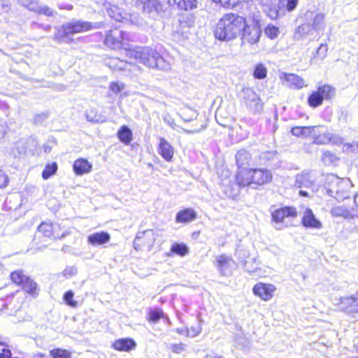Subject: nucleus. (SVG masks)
<instances>
[{
    "label": "nucleus",
    "mask_w": 358,
    "mask_h": 358,
    "mask_svg": "<svg viewBox=\"0 0 358 358\" xmlns=\"http://www.w3.org/2000/svg\"><path fill=\"white\" fill-rule=\"evenodd\" d=\"M10 10V6L8 2L5 0H3V3L0 5V14L3 13H8Z\"/></svg>",
    "instance_id": "338daca9"
},
{
    "label": "nucleus",
    "mask_w": 358,
    "mask_h": 358,
    "mask_svg": "<svg viewBox=\"0 0 358 358\" xmlns=\"http://www.w3.org/2000/svg\"><path fill=\"white\" fill-rule=\"evenodd\" d=\"M315 129L314 126L309 127H294L291 129V133L293 136L299 137H309L311 136L312 133H315Z\"/></svg>",
    "instance_id": "7c9ffc66"
},
{
    "label": "nucleus",
    "mask_w": 358,
    "mask_h": 358,
    "mask_svg": "<svg viewBox=\"0 0 358 358\" xmlns=\"http://www.w3.org/2000/svg\"><path fill=\"white\" fill-rule=\"evenodd\" d=\"M301 222L306 228L320 229L322 227V222L316 218L313 210L310 208H306L303 212Z\"/></svg>",
    "instance_id": "6ab92c4d"
},
{
    "label": "nucleus",
    "mask_w": 358,
    "mask_h": 358,
    "mask_svg": "<svg viewBox=\"0 0 358 358\" xmlns=\"http://www.w3.org/2000/svg\"><path fill=\"white\" fill-rule=\"evenodd\" d=\"M127 40V34L118 28H115L106 34L104 43L112 49H120L124 47V41Z\"/></svg>",
    "instance_id": "423d86ee"
},
{
    "label": "nucleus",
    "mask_w": 358,
    "mask_h": 358,
    "mask_svg": "<svg viewBox=\"0 0 358 358\" xmlns=\"http://www.w3.org/2000/svg\"><path fill=\"white\" fill-rule=\"evenodd\" d=\"M129 55L149 68L165 69L168 67L164 58L155 50L148 47L131 50Z\"/></svg>",
    "instance_id": "7ed1b4c3"
},
{
    "label": "nucleus",
    "mask_w": 358,
    "mask_h": 358,
    "mask_svg": "<svg viewBox=\"0 0 358 358\" xmlns=\"http://www.w3.org/2000/svg\"><path fill=\"white\" fill-rule=\"evenodd\" d=\"M108 14L109 15L112 17V18H114L116 21H121L122 17L120 13H116L115 12V10H113L112 8H110L109 10H108Z\"/></svg>",
    "instance_id": "69168bd1"
},
{
    "label": "nucleus",
    "mask_w": 358,
    "mask_h": 358,
    "mask_svg": "<svg viewBox=\"0 0 358 358\" xmlns=\"http://www.w3.org/2000/svg\"><path fill=\"white\" fill-rule=\"evenodd\" d=\"M38 232L44 236L57 239L64 237V232L60 231V225L57 223L42 222L38 227Z\"/></svg>",
    "instance_id": "f8f14e48"
},
{
    "label": "nucleus",
    "mask_w": 358,
    "mask_h": 358,
    "mask_svg": "<svg viewBox=\"0 0 358 358\" xmlns=\"http://www.w3.org/2000/svg\"><path fill=\"white\" fill-rule=\"evenodd\" d=\"M86 118L88 121L92 122H104L106 117L99 113L96 109L90 108L85 113Z\"/></svg>",
    "instance_id": "473e14b6"
},
{
    "label": "nucleus",
    "mask_w": 358,
    "mask_h": 358,
    "mask_svg": "<svg viewBox=\"0 0 358 358\" xmlns=\"http://www.w3.org/2000/svg\"><path fill=\"white\" fill-rule=\"evenodd\" d=\"M313 31H315V29L310 26V24L304 21L303 24L296 29L294 38L297 40L302 39L311 34Z\"/></svg>",
    "instance_id": "c756f323"
},
{
    "label": "nucleus",
    "mask_w": 358,
    "mask_h": 358,
    "mask_svg": "<svg viewBox=\"0 0 358 358\" xmlns=\"http://www.w3.org/2000/svg\"><path fill=\"white\" fill-rule=\"evenodd\" d=\"M303 20L310 23L315 31H322L325 27L324 15L323 13L308 10L303 15Z\"/></svg>",
    "instance_id": "ddd939ff"
},
{
    "label": "nucleus",
    "mask_w": 358,
    "mask_h": 358,
    "mask_svg": "<svg viewBox=\"0 0 358 358\" xmlns=\"http://www.w3.org/2000/svg\"><path fill=\"white\" fill-rule=\"evenodd\" d=\"M171 252L180 257H184L189 253L188 247L184 243H174L171 247Z\"/></svg>",
    "instance_id": "f704fd0d"
},
{
    "label": "nucleus",
    "mask_w": 358,
    "mask_h": 358,
    "mask_svg": "<svg viewBox=\"0 0 358 358\" xmlns=\"http://www.w3.org/2000/svg\"><path fill=\"white\" fill-rule=\"evenodd\" d=\"M124 87V85L120 83H111L110 84V90L114 93L117 94L122 91Z\"/></svg>",
    "instance_id": "4d7b16f0"
},
{
    "label": "nucleus",
    "mask_w": 358,
    "mask_h": 358,
    "mask_svg": "<svg viewBox=\"0 0 358 358\" xmlns=\"http://www.w3.org/2000/svg\"><path fill=\"white\" fill-rule=\"evenodd\" d=\"M155 241V236L153 230L149 229L138 231L134 241V248L138 250L142 245H148L150 249Z\"/></svg>",
    "instance_id": "9b49d317"
},
{
    "label": "nucleus",
    "mask_w": 358,
    "mask_h": 358,
    "mask_svg": "<svg viewBox=\"0 0 358 358\" xmlns=\"http://www.w3.org/2000/svg\"><path fill=\"white\" fill-rule=\"evenodd\" d=\"M196 217V213L192 208H185L180 210L176 216L178 223H187L194 221Z\"/></svg>",
    "instance_id": "cd10ccee"
},
{
    "label": "nucleus",
    "mask_w": 358,
    "mask_h": 358,
    "mask_svg": "<svg viewBox=\"0 0 358 358\" xmlns=\"http://www.w3.org/2000/svg\"><path fill=\"white\" fill-rule=\"evenodd\" d=\"M22 271H15L10 273L11 280L17 285H23V282L28 278Z\"/></svg>",
    "instance_id": "ea45409f"
},
{
    "label": "nucleus",
    "mask_w": 358,
    "mask_h": 358,
    "mask_svg": "<svg viewBox=\"0 0 358 358\" xmlns=\"http://www.w3.org/2000/svg\"><path fill=\"white\" fill-rule=\"evenodd\" d=\"M280 79L283 85L292 89H301L306 86L304 80L296 74L283 73Z\"/></svg>",
    "instance_id": "f3484780"
},
{
    "label": "nucleus",
    "mask_w": 358,
    "mask_h": 358,
    "mask_svg": "<svg viewBox=\"0 0 358 358\" xmlns=\"http://www.w3.org/2000/svg\"><path fill=\"white\" fill-rule=\"evenodd\" d=\"M329 143H331L333 145H338L343 143V138L341 136L331 132H329Z\"/></svg>",
    "instance_id": "8fccbe9b"
},
{
    "label": "nucleus",
    "mask_w": 358,
    "mask_h": 358,
    "mask_svg": "<svg viewBox=\"0 0 358 358\" xmlns=\"http://www.w3.org/2000/svg\"><path fill=\"white\" fill-rule=\"evenodd\" d=\"M334 158H335V155L331 153L329 151H326L323 152L322 159L324 164H329L333 162Z\"/></svg>",
    "instance_id": "bf43d9fd"
},
{
    "label": "nucleus",
    "mask_w": 358,
    "mask_h": 358,
    "mask_svg": "<svg viewBox=\"0 0 358 358\" xmlns=\"http://www.w3.org/2000/svg\"><path fill=\"white\" fill-rule=\"evenodd\" d=\"M331 214L334 217H358V213H356L355 209H352V212H350L345 206H334L331 210Z\"/></svg>",
    "instance_id": "c85d7f7f"
},
{
    "label": "nucleus",
    "mask_w": 358,
    "mask_h": 358,
    "mask_svg": "<svg viewBox=\"0 0 358 358\" xmlns=\"http://www.w3.org/2000/svg\"><path fill=\"white\" fill-rule=\"evenodd\" d=\"M23 289L31 295H36L37 293V285L36 283L29 278H28L23 285H22Z\"/></svg>",
    "instance_id": "e433bc0d"
},
{
    "label": "nucleus",
    "mask_w": 358,
    "mask_h": 358,
    "mask_svg": "<svg viewBox=\"0 0 358 358\" xmlns=\"http://www.w3.org/2000/svg\"><path fill=\"white\" fill-rule=\"evenodd\" d=\"M12 355L11 351L8 349H3L0 353V358H10Z\"/></svg>",
    "instance_id": "774afa93"
},
{
    "label": "nucleus",
    "mask_w": 358,
    "mask_h": 358,
    "mask_svg": "<svg viewBox=\"0 0 358 358\" xmlns=\"http://www.w3.org/2000/svg\"><path fill=\"white\" fill-rule=\"evenodd\" d=\"M297 212L293 207H284L272 212V221L275 223V228L281 230L285 227L283 224L284 220L287 217H296Z\"/></svg>",
    "instance_id": "1a4fd4ad"
},
{
    "label": "nucleus",
    "mask_w": 358,
    "mask_h": 358,
    "mask_svg": "<svg viewBox=\"0 0 358 358\" xmlns=\"http://www.w3.org/2000/svg\"><path fill=\"white\" fill-rule=\"evenodd\" d=\"M273 178L271 172L266 169H252L253 184L262 185L271 181Z\"/></svg>",
    "instance_id": "aec40b11"
},
{
    "label": "nucleus",
    "mask_w": 358,
    "mask_h": 358,
    "mask_svg": "<svg viewBox=\"0 0 358 358\" xmlns=\"http://www.w3.org/2000/svg\"><path fill=\"white\" fill-rule=\"evenodd\" d=\"M242 96L248 110L252 114H259L262 112L264 103L259 96L251 88L243 89Z\"/></svg>",
    "instance_id": "39448f33"
},
{
    "label": "nucleus",
    "mask_w": 358,
    "mask_h": 358,
    "mask_svg": "<svg viewBox=\"0 0 358 358\" xmlns=\"http://www.w3.org/2000/svg\"><path fill=\"white\" fill-rule=\"evenodd\" d=\"M315 133H312L311 137L313 139V143L317 145H324L329 143V131H327L322 126H314Z\"/></svg>",
    "instance_id": "4be33fe9"
},
{
    "label": "nucleus",
    "mask_w": 358,
    "mask_h": 358,
    "mask_svg": "<svg viewBox=\"0 0 358 358\" xmlns=\"http://www.w3.org/2000/svg\"><path fill=\"white\" fill-rule=\"evenodd\" d=\"M76 273H77V268H76V267H75L73 266H69V267H66L63 271V275L66 278L71 277V276L76 275Z\"/></svg>",
    "instance_id": "13d9d810"
},
{
    "label": "nucleus",
    "mask_w": 358,
    "mask_h": 358,
    "mask_svg": "<svg viewBox=\"0 0 358 358\" xmlns=\"http://www.w3.org/2000/svg\"><path fill=\"white\" fill-rule=\"evenodd\" d=\"M237 165L239 167L245 166L248 164L249 159V154L245 150H240L236 155Z\"/></svg>",
    "instance_id": "c03bdc74"
},
{
    "label": "nucleus",
    "mask_w": 358,
    "mask_h": 358,
    "mask_svg": "<svg viewBox=\"0 0 358 358\" xmlns=\"http://www.w3.org/2000/svg\"><path fill=\"white\" fill-rule=\"evenodd\" d=\"M252 75L255 79H264L267 76V69L263 64L259 63L255 65Z\"/></svg>",
    "instance_id": "4c0bfd02"
},
{
    "label": "nucleus",
    "mask_w": 358,
    "mask_h": 358,
    "mask_svg": "<svg viewBox=\"0 0 358 358\" xmlns=\"http://www.w3.org/2000/svg\"><path fill=\"white\" fill-rule=\"evenodd\" d=\"M169 349L175 353H181L185 350V345L182 343L171 344Z\"/></svg>",
    "instance_id": "3c124183"
},
{
    "label": "nucleus",
    "mask_w": 358,
    "mask_h": 358,
    "mask_svg": "<svg viewBox=\"0 0 358 358\" xmlns=\"http://www.w3.org/2000/svg\"><path fill=\"white\" fill-rule=\"evenodd\" d=\"M36 13L43 14L47 16H52L53 15V10L52 8L47 6H41L39 4V9L36 11Z\"/></svg>",
    "instance_id": "603ef678"
},
{
    "label": "nucleus",
    "mask_w": 358,
    "mask_h": 358,
    "mask_svg": "<svg viewBox=\"0 0 358 358\" xmlns=\"http://www.w3.org/2000/svg\"><path fill=\"white\" fill-rule=\"evenodd\" d=\"M335 88L329 85L320 86L308 98L310 106L317 108L322 104L324 100H329L335 95Z\"/></svg>",
    "instance_id": "20e7f679"
},
{
    "label": "nucleus",
    "mask_w": 358,
    "mask_h": 358,
    "mask_svg": "<svg viewBox=\"0 0 358 358\" xmlns=\"http://www.w3.org/2000/svg\"><path fill=\"white\" fill-rule=\"evenodd\" d=\"M279 33V28L272 24H268L265 29V34L271 39L277 38Z\"/></svg>",
    "instance_id": "a18cd8bd"
},
{
    "label": "nucleus",
    "mask_w": 358,
    "mask_h": 358,
    "mask_svg": "<svg viewBox=\"0 0 358 358\" xmlns=\"http://www.w3.org/2000/svg\"><path fill=\"white\" fill-rule=\"evenodd\" d=\"M298 4V0H287L286 10L289 12L294 10Z\"/></svg>",
    "instance_id": "e2e57ef3"
},
{
    "label": "nucleus",
    "mask_w": 358,
    "mask_h": 358,
    "mask_svg": "<svg viewBox=\"0 0 358 358\" xmlns=\"http://www.w3.org/2000/svg\"><path fill=\"white\" fill-rule=\"evenodd\" d=\"M136 342L130 338H124L115 340L113 343L114 349L118 351L129 352L136 347Z\"/></svg>",
    "instance_id": "393cba45"
},
{
    "label": "nucleus",
    "mask_w": 358,
    "mask_h": 358,
    "mask_svg": "<svg viewBox=\"0 0 358 358\" xmlns=\"http://www.w3.org/2000/svg\"><path fill=\"white\" fill-rule=\"evenodd\" d=\"M340 308L351 314H358V294L350 297L342 298L340 302Z\"/></svg>",
    "instance_id": "a211bd4d"
},
{
    "label": "nucleus",
    "mask_w": 358,
    "mask_h": 358,
    "mask_svg": "<svg viewBox=\"0 0 358 358\" xmlns=\"http://www.w3.org/2000/svg\"><path fill=\"white\" fill-rule=\"evenodd\" d=\"M136 5L141 7L143 10L147 13L153 11L157 13L162 10L159 0H136Z\"/></svg>",
    "instance_id": "b1692460"
},
{
    "label": "nucleus",
    "mask_w": 358,
    "mask_h": 358,
    "mask_svg": "<svg viewBox=\"0 0 358 358\" xmlns=\"http://www.w3.org/2000/svg\"><path fill=\"white\" fill-rule=\"evenodd\" d=\"M8 182V176L0 169V188L5 187Z\"/></svg>",
    "instance_id": "680f3d73"
},
{
    "label": "nucleus",
    "mask_w": 358,
    "mask_h": 358,
    "mask_svg": "<svg viewBox=\"0 0 358 358\" xmlns=\"http://www.w3.org/2000/svg\"><path fill=\"white\" fill-rule=\"evenodd\" d=\"M236 181L241 187L253 184L252 169H243L236 175Z\"/></svg>",
    "instance_id": "a878e982"
},
{
    "label": "nucleus",
    "mask_w": 358,
    "mask_h": 358,
    "mask_svg": "<svg viewBox=\"0 0 358 358\" xmlns=\"http://www.w3.org/2000/svg\"><path fill=\"white\" fill-rule=\"evenodd\" d=\"M73 168L76 175L81 176L90 172L92 165L87 159L80 158L74 162Z\"/></svg>",
    "instance_id": "bb28decb"
},
{
    "label": "nucleus",
    "mask_w": 358,
    "mask_h": 358,
    "mask_svg": "<svg viewBox=\"0 0 358 358\" xmlns=\"http://www.w3.org/2000/svg\"><path fill=\"white\" fill-rule=\"evenodd\" d=\"M163 312L160 310L151 311L149 313V320L152 322L156 323L163 317Z\"/></svg>",
    "instance_id": "09e8293b"
},
{
    "label": "nucleus",
    "mask_w": 358,
    "mask_h": 358,
    "mask_svg": "<svg viewBox=\"0 0 358 358\" xmlns=\"http://www.w3.org/2000/svg\"><path fill=\"white\" fill-rule=\"evenodd\" d=\"M92 25L89 22L83 20H73L62 26L59 31H62L64 36H68L74 34L89 31Z\"/></svg>",
    "instance_id": "9d476101"
},
{
    "label": "nucleus",
    "mask_w": 358,
    "mask_h": 358,
    "mask_svg": "<svg viewBox=\"0 0 358 358\" xmlns=\"http://www.w3.org/2000/svg\"><path fill=\"white\" fill-rule=\"evenodd\" d=\"M117 136L122 143L128 144L132 139V133L128 127L124 125L118 131Z\"/></svg>",
    "instance_id": "72a5a7b5"
},
{
    "label": "nucleus",
    "mask_w": 358,
    "mask_h": 358,
    "mask_svg": "<svg viewBox=\"0 0 358 358\" xmlns=\"http://www.w3.org/2000/svg\"><path fill=\"white\" fill-rule=\"evenodd\" d=\"M236 263L231 257L222 254L216 256L214 266L222 276H229L231 275Z\"/></svg>",
    "instance_id": "6e6552de"
},
{
    "label": "nucleus",
    "mask_w": 358,
    "mask_h": 358,
    "mask_svg": "<svg viewBox=\"0 0 358 358\" xmlns=\"http://www.w3.org/2000/svg\"><path fill=\"white\" fill-rule=\"evenodd\" d=\"M158 153L166 162H171L173 157V148L165 138H160L158 147Z\"/></svg>",
    "instance_id": "5701e85b"
},
{
    "label": "nucleus",
    "mask_w": 358,
    "mask_h": 358,
    "mask_svg": "<svg viewBox=\"0 0 358 358\" xmlns=\"http://www.w3.org/2000/svg\"><path fill=\"white\" fill-rule=\"evenodd\" d=\"M245 20L236 14H225L217 23L214 34L220 41L235 38L245 27Z\"/></svg>",
    "instance_id": "f257e3e1"
},
{
    "label": "nucleus",
    "mask_w": 358,
    "mask_h": 358,
    "mask_svg": "<svg viewBox=\"0 0 358 358\" xmlns=\"http://www.w3.org/2000/svg\"><path fill=\"white\" fill-rule=\"evenodd\" d=\"M316 181V176L312 171H303L295 176L294 186L298 188L313 187Z\"/></svg>",
    "instance_id": "4468645a"
},
{
    "label": "nucleus",
    "mask_w": 358,
    "mask_h": 358,
    "mask_svg": "<svg viewBox=\"0 0 358 358\" xmlns=\"http://www.w3.org/2000/svg\"><path fill=\"white\" fill-rule=\"evenodd\" d=\"M264 12L271 19L275 20L282 13L284 4L281 0H257Z\"/></svg>",
    "instance_id": "0eeeda50"
},
{
    "label": "nucleus",
    "mask_w": 358,
    "mask_h": 358,
    "mask_svg": "<svg viewBox=\"0 0 358 358\" xmlns=\"http://www.w3.org/2000/svg\"><path fill=\"white\" fill-rule=\"evenodd\" d=\"M327 45L324 44H321L320 47L317 48V55L318 57H320L321 59H324L326 56L327 52Z\"/></svg>",
    "instance_id": "052dcab7"
},
{
    "label": "nucleus",
    "mask_w": 358,
    "mask_h": 358,
    "mask_svg": "<svg viewBox=\"0 0 358 358\" xmlns=\"http://www.w3.org/2000/svg\"><path fill=\"white\" fill-rule=\"evenodd\" d=\"M201 326L200 324L192 327L190 329H188V337L194 338L198 336L201 333Z\"/></svg>",
    "instance_id": "6e6d98bb"
},
{
    "label": "nucleus",
    "mask_w": 358,
    "mask_h": 358,
    "mask_svg": "<svg viewBox=\"0 0 358 358\" xmlns=\"http://www.w3.org/2000/svg\"><path fill=\"white\" fill-rule=\"evenodd\" d=\"M351 187V181L348 178H341L334 174L326 176L324 188L327 193L338 201L349 198Z\"/></svg>",
    "instance_id": "f03ea898"
},
{
    "label": "nucleus",
    "mask_w": 358,
    "mask_h": 358,
    "mask_svg": "<svg viewBox=\"0 0 358 358\" xmlns=\"http://www.w3.org/2000/svg\"><path fill=\"white\" fill-rule=\"evenodd\" d=\"M173 3L180 10H189L197 7L198 0H172ZM171 4V0H169Z\"/></svg>",
    "instance_id": "2f4dec72"
},
{
    "label": "nucleus",
    "mask_w": 358,
    "mask_h": 358,
    "mask_svg": "<svg viewBox=\"0 0 358 358\" xmlns=\"http://www.w3.org/2000/svg\"><path fill=\"white\" fill-rule=\"evenodd\" d=\"M343 149L347 152H357L358 150V143L352 141L343 145Z\"/></svg>",
    "instance_id": "864d4df0"
},
{
    "label": "nucleus",
    "mask_w": 358,
    "mask_h": 358,
    "mask_svg": "<svg viewBox=\"0 0 358 358\" xmlns=\"http://www.w3.org/2000/svg\"><path fill=\"white\" fill-rule=\"evenodd\" d=\"M115 69L128 71L129 72H132L133 73H136V71H139L138 66L132 64L131 63H128L125 61L122 60V64L120 63L117 64V66H115Z\"/></svg>",
    "instance_id": "37998d69"
},
{
    "label": "nucleus",
    "mask_w": 358,
    "mask_h": 358,
    "mask_svg": "<svg viewBox=\"0 0 358 358\" xmlns=\"http://www.w3.org/2000/svg\"><path fill=\"white\" fill-rule=\"evenodd\" d=\"M236 255H238V258L241 260V262L243 264V266L246 271L251 273L255 271L256 268L249 266V262L245 259V258L249 257V253L247 251L239 250H237Z\"/></svg>",
    "instance_id": "c9c22d12"
},
{
    "label": "nucleus",
    "mask_w": 358,
    "mask_h": 358,
    "mask_svg": "<svg viewBox=\"0 0 358 358\" xmlns=\"http://www.w3.org/2000/svg\"><path fill=\"white\" fill-rule=\"evenodd\" d=\"M18 4L27 8L31 11L36 13L39 9V3L36 0H17Z\"/></svg>",
    "instance_id": "a19ab883"
},
{
    "label": "nucleus",
    "mask_w": 358,
    "mask_h": 358,
    "mask_svg": "<svg viewBox=\"0 0 358 358\" xmlns=\"http://www.w3.org/2000/svg\"><path fill=\"white\" fill-rule=\"evenodd\" d=\"M117 63H120V64H122V60L114 57L109 59L107 62V65L109 66L110 68L115 69V66H117Z\"/></svg>",
    "instance_id": "0e129e2a"
},
{
    "label": "nucleus",
    "mask_w": 358,
    "mask_h": 358,
    "mask_svg": "<svg viewBox=\"0 0 358 358\" xmlns=\"http://www.w3.org/2000/svg\"><path fill=\"white\" fill-rule=\"evenodd\" d=\"M50 355L53 358H71V353L65 349L55 348L50 351Z\"/></svg>",
    "instance_id": "79ce46f5"
},
{
    "label": "nucleus",
    "mask_w": 358,
    "mask_h": 358,
    "mask_svg": "<svg viewBox=\"0 0 358 358\" xmlns=\"http://www.w3.org/2000/svg\"><path fill=\"white\" fill-rule=\"evenodd\" d=\"M73 295L74 294L71 290L67 291L64 295V300L71 307L77 306V302L73 300Z\"/></svg>",
    "instance_id": "de8ad7c7"
},
{
    "label": "nucleus",
    "mask_w": 358,
    "mask_h": 358,
    "mask_svg": "<svg viewBox=\"0 0 358 358\" xmlns=\"http://www.w3.org/2000/svg\"><path fill=\"white\" fill-rule=\"evenodd\" d=\"M216 3H220L224 8H232L240 3L243 0H212Z\"/></svg>",
    "instance_id": "49530a36"
},
{
    "label": "nucleus",
    "mask_w": 358,
    "mask_h": 358,
    "mask_svg": "<svg viewBox=\"0 0 358 358\" xmlns=\"http://www.w3.org/2000/svg\"><path fill=\"white\" fill-rule=\"evenodd\" d=\"M57 171V164L56 162H52L50 164H48L43 172L42 177L44 180L48 179L50 176H53Z\"/></svg>",
    "instance_id": "58836bf2"
},
{
    "label": "nucleus",
    "mask_w": 358,
    "mask_h": 358,
    "mask_svg": "<svg viewBox=\"0 0 358 358\" xmlns=\"http://www.w3.org/2000/svg\"><path fill=\"white\" fill-rule=\"evenodd\" d=\"M110 240V234L103 231L91 234L87 236V243L94 247L106 244Z\"/></svg>",
    "instance_id": "412c9836"
},
{
    "label": "nucleus",
    "mask_w": 358,
    "mask_h": 358,
    "mask_svg": "<svg viewBox=\"0 0 358 358\" xmlns=\"http://www.w3.org/2000/svg\"><path fill=\"white\" fill-rule=\"evenodd\" d=\"M275 290V287L271 284L259 282L252 289L255 295L258 296L264 301L271 299Z\"/></svg>",
    "instance_id": "dca6fc26"
},
{
    "label": "nucleus",
    "mask_w": 358,
    "mask_h": 358,
    "mask_svg": "<svg viewBox=\"0 0 358 358\" xmlns=\"http://www.w3.org/2000/svg\"><path fill=\"white\" fill-rule=\"evenodd\" d=\"M8 126L6 120L0 119V139H2L7 134Z\"/></svg>",
    "instance_id": "5fc2aeb1"
},
{
    "label": "nucleus",
    "mask_w": 358,
    "mask_h": 358,
    "mask_svg": "<svg viewBox=\"0 0 358 358\" xmlns=\"http://www.w3.org/2000/svg\"><path fill=\"white\" fill-rule=\"evenodd\" d=\"M242 31H243L242 40L244 43H247L252 45L259 41L262 34V31L259 27L255 25L246 26L245 24Z\"/></svg>",
    "instance_id": "2eb2a0df"
}]
</instances>
